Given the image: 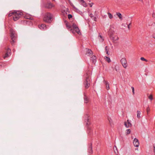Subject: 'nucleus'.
<instances>
[{"instance_id":"obj_3","label":"nucleus","mask_w":155,"mask_h":155,"mask_svg":"<svg viewBox=\"0 0 155 155\" xmlns=\"http://www.w3.org/2000/svg\"><path fill=\"white\" fill-rule=\"evenodd\" d=\"M22 13L19 11H14L11 12L9 14V16H12L14 21L18 20L22 15Z\"/></svg>"},{"instance_id":"obj_35","label":"nucleus","mask_w":155,"mask_h":155,"mask_svg":"<svg viewBox=\"0 0 155 155\" xmlns=\"http://www.w3.org/2000/svg\"><path fill=\"white\" fill-rule=\"evenodd\" d=\"M153 151L154 153V155H155V146L153 147Z\"/></svg>"},{"instance_id":"obj_41","label":"nucleus","mask_w":155,"mask_h":155,"mask_svg":"<svg viewBox=\"0 0 155 155\" xmlns=\"http://www.w3.org/2000/svg\"><path fill=\"white\" fill-rule=\"evenodd\" d=\"M87 124H88V123H87Z\"/></svg>"},{"instance_id":"obj_38","label":"nucleus","mask_w":155,"mask_h":155,"mask_svg":"<svg viewBox=\"0 0 155 155\" xmlns=\"http://www.w3.org/2000/svg\"><path fill=\"white\" fill-rule=\"evenodd\" d=\"M94 14H95V15H97V13H96V11H95V12H94Z\"/></svg>"},{"instance_id":"obj_7","label":"nucleus","mask_w":155,"mask_h":155,"mask_svg":"<svg viewBox=\"0 0 155 155\" xmlns=\"http://www.w3.org/2000/svg\"><path fill=\"white\" fill-rule=\"evenodd\" d=\"M11 52V51L10 49L9 48H7V49H6L5 51V55L4 56V58L5 59L6 58L8 57L10 54Z\"/></svg>"},{"instance_id":"obj_36","label":"nucleus","mask_w":155,"mask_h":155,"mask_svg":"<svg viewBox=\"0 0 155 155\" xmlns=\"http://www.w3.org/2000/svg\"><path fill=\"white\" fill-rule=\"evenodd\" d=\"M115 69L116 71H117L118 70L117 67H116L115 68Z\"/></svg>"},{"instance_id":"obj_2","label":"nucleus","mask_w":155,"mask_h":155,"mask_svg":"<svg viewBox=\"0 0 155 155\" xmlns=\"http://www.w3.org/2000/svg\"><path fill=\"white\" fill-rule=\"evenodd\" d=\"M66 25L68 29H70V31L73 33H74L76 32L79 35L81 34V32H80L78 28L74 23H72L71 25H70L68 23H66Z\"/></svg>"},{"instance_id":"obj_14","label":"nucleus","mask_w":155,"mask_h":155,"mask_svg":"<svg viewBox=\"0 0 155 155\" xmlns=\"http://www.w3.org/2000/svg\"><path fill=\"white\" fill-rule=\"evenodd\" d=\"M91 60L92 61L93 63H94L96 61V57L95 56H93L91 58Z\"/></svg>"},{"instance_id":"obj_13","label":"nucleus","mask_w":155,"mask_h":155,"mask_svg":"<svg viewBox=\"0 0 155 155\" xmlns=\"http://www.w3.org/2000/svg\"><path fill=\"white\" fill-rule=\"evenodd\" d=\"M86 54L88 56H90L92 54V52L91 50L86 49Z\"/></svg>"},{"instance_id":"obj_10","label":"nucleus","mask_w":155,"mask_h":155,"mask_svg":"<svg viewBox=\"0 0 155 155\" xmlns=\"http://www.w3.org/2000/svg\"><path fill=\"white\" fill-rule=\"evenodd\" d=\"M124 125L126 127H129L131 126V124L128 120L124 123Z\"/></svg>"},{"instance_id":"obj_40","label":"nucleus","mask_w":155,"mask_h":155,"mask_svg":"<svg viewBox=\"0 0 155 155\" xmlns=\"http://www.w3.org/2000/svg\"><path fill=\"white\" fill-rule=\"evenodd\" d=\"M135 150H137V151H138V149H135Z\"/></svg>"},{"instance_id":"obj_42","label":"nucleus","mask_w":155,"mask_h":155,"mask_svg":"<svg viewBox=\"0 0 155 155\" xmlns=\"http://www.w3.org/2000/svg\"><path fill=\"white\" fill-rule=\"evenodd\" d=\"M87 121H88V119H87Z\"/></svg>"},{"instance_id":"obj_20","label":"nucleus","mask_w":155,"mask_h":155,"mask_svg":"<svg viewBox=\"0 0 155 155\" xmlns=\"http://www.w3.org/2000/svg\"><path fill=\"white\" fill-rule=\"evenodd\" d=\"M137 118L138 119H140V115L141 114L140 112L139 111H137Z\"/></svg>"},{"instance_id":"obj_29","label":"nucleus","mask_w":155,"mask_h":155,"mask_svg":"<svg viewBox=\"0 0 155 155\" xmlns=\"http://www.w3.org/2000/svg\"><path fill=\"white\" fill-rule=\"evenodd\" d=\"M98 38H101V39L100 40V41H103V39L102 38V36L101 35H99L98 36Z\"/></svg>"},{"instance_id":"obj_37","label":"nucleus","mask_w":155,"mask_h":155,"mask_svg":"<svg viewBox=\"0 0 155 155\" xmlns=\"http://www.w3.org/2000/svg\"><path fill=\"white\" fill-rule=\"evenodd\" d=\"M153 37L155 39V34L153 35Z\"/></svg>"},{"instance_id":"obj_26","label":"nucleus","mask_w":155,"mask_h":155,"mask_svg":"<svg viewBox=\"0 0 155 155\" xmlns=\"http://www.w3.org/2000/svg\"><path fill=\"white\" fill-rule=\"evenodd\" d=\"M140 60H141V61H145L146 62H147L148 61V60H147V59H145L143 57H141L140 58Z\"/></svg>"},{"instance_id":"obj_33","label":"nucleus","mask_w":155,"mask_h":155,"mask_svg":"<svg viewBox=\"0 0 155 155\" xmlns=\"http://www.w3.org/2000/svg\"><path fill=\"white\" fill-rule=\"evenodd\" d=\"M150 109L149 108V107H148L147 109V114H148V113L150 111Z\"/></svg>"},{"instance_id":"obj_22","label":"nucleus","mask_w":155,"mask_h":155,"mask_svg":"<svg viewBox=\"0 0 155 155\" xmlns=\"http://www.w3.org/2000/svg\"><path fill=\"white\" fill-rule=\"evenodd\" d=\"M117 15L118 17L120 19L122 20V15L119 12L117 13Z\"/></svg>"},{"instance_id":"obj_25","label":"nucleus","mask_w":155,"mask_h":155,"mask_svg":"<svg viewBox=\"0 0 155 155\" xmlns=\"http://www.w3.org/2000/svg\"><path fill=\"white\" fill-rule=\"evenodd\" d=\"M107 14L108 15V17L110 19H111L113 18V16L109 12H108L107 13Z\"/></svg>"},{"instance_id":"obj_31","label":"nucleus","mask_w":155,"mask_h":155,"mask_svg":"<svg viewBox=\"0 0 155 155\" xmlns=\"http://www.w3.org/2000/svg\"><path fill=\"white\" fill-rule=\"evenodd\" d=\"M90 150L89 151V153H92V147H90Z\"/></svg>"},{"instance_id":"obj_24","label":"nucleus","mask_w":155,"mask_h":155,"mask_svg":"<svg viewBox=\"0 0 155 155\" xmlns=\"http://www.w3.org/2000/svg\"><path fill=\"white\" fill-rule=\"evenodd\" d=\"M105 51L106 53V54L108 55H109L110 54V53L108 52V49H107V46H106L105 47Z\"/></svg>"},{"instance_id":"obj_8","label":"nucleus","mask_w":155,"mask_h":155,"mask_svg":"<svg viewBox=\"0 0 155 155\" xmlns=\"http://www.w3.org/2000/svg\"><path fill=\"white\" fill-rule=\"evenodd\" d=\"M133 143L135 147H138L139 145L138 140L136 138H134L133 141Z\"/></svg>"},{"instance_id":"obj_28","label":"nucleus","mask_w":155,"mask_h":155,"mask_svg":"<svg viewBox=\"0 0 155 155\" xmlns=\"http://www.w3.org/2000/svg\"><path fill=\"white\" fill-rule=\"evenodd\" d=\"M131 88H132V91L133 94L134 95L135 94L134 89V87H131Z\"/></svg>"},{"instance_id":"obj_5","label":"nucleus","mask_w":155,"mask_h":155,"mask_svg":"<svg viewBox=\"0 0 155 155\" xmlns=\"http://www.w3.org/2000/svg\"><path fill=\"white\" fill-rule=\"evenodd\" d=\"M86 80L84 82V85L85 87L86 88H87L89 87L90 85V81L89 78V75L88 74H87L85 76Z\"/></svg>"},{"instance_id":"obj_39","label":"nucleus","mask_w":155,"mask_h":155,"mask_svg":"<svg viewBox=\"0 0 155 155\" xmlns=\"http://www.w3.org/2000/svg\"><path fill=\"white\" fill-rule=\"evenodd\" d=\"M90 7H91L92 6V5L91 4H90Z\"/></svg>"},{"instance_id":"obj_1","label":"nucleus","mask_w":155,"mask_h":155,"mask_svg":"<svg viewBox=\"0 0 155 155\" xmlns=\"http://www.w3.org/2000/svg\"><path fill=\"white\" fill-rule=\"evenodd\" d=\"M108 34L113 42L114 43H116L117 41L119 39V38L116 35L113 27H111L108 32Z\"/></svg>"},{"instance_id":"obj_4","label":"nucleus","mask_w":155,"mask_h":155,"mask_svg":"<svg viewBox=\"0 0 155 155\" xmlns=\"http://www.w3.org/2000/svg\"><path fill=\"white\" fill-rule=\"evenodd\" d=\"M52 15L50 13H47L44 16L43 20L46 22L50 23L52 21Z\"/></svg>"},{"instance_id":"obj_27","label":"nucleus","mask_w":155,"mask_h":155,"mask_svg":"<svg viewBox=\"0 0 155 155\" xmlns=\"http://www.w3.org/2000/svg\"><path fill=\"white\" fill-rule=\"evenodd\" d=\"M148 98L151 101H152L153 99V97L152 94H150V95L148 96Z\"/></svg>"},{"instance_id":"obj_12","label":"nucleus","mask_w":155,"mask_h":155,"mask_svg":"<svg viewBox=\"0 0 155 155\" xmlns=\"http://www.w3.org/2000/svg\"><path fill=\"white\" fill-rule=\"evenodd\" d=\"M46 7L47 8H50L54 7V5L50 3H48L46 4Z\"/></svg>"},{"instance_id":"obj_34","label":"nucleus","mask_w":155,"mask_h":155,"mask_svg":"<svg viewBox=\"0 0 155 155\" xmlns=\"http://www.w3.org/2000/svg\"><path fill=\"white\" fill-rule=\"evenodd\" d=\"M131 25V23H130L129 24V25H128V26H127V27H128V28L129 29H130V25Z\"/></svg>"},{"instance_id":"obj_11","label":"nucleus","mask_w":155,"mask_h":155,"mask_svg":"<svg viewBox=\"0 0 155 155\" xmlns=\"http://www.w3.org/2000/svg\"><path fill=\"white\" fill-rule=\"evenodd\" d=\"M108 120L109 122L110 125L111 127H113L114 125V123L113 120L110 118H108Z\"/></svg>"},{"instance_id":"obj_30","label":"nucleus","mask_w":155,"mask_h":155,"mask_svg":"<svg viewBox=\"0 0 155 155\" xmlns=\"http://www.w3.org/2000/svg\"><path fill=\"white\" fill-rule=\"evenodd\" d=\"M69 3H70V5L72 6L74 8H75V6L73 4V3H72L70 1H69Z\"/></svg>"},{"instance_id":"obj_18","label":"nucleus","mask_w":155,"mask_h":155,"mask_svg":"<svg viewBox=\"0 0 155 155\" xmlns=\"http://www.w3.org/2000/svg\"><path fill=\"white\" fill-rule=\"evenodd\" d=\"M90 16L95 21H96V17H94V16H93V15L91 13L90 15Z\"/></svg>"},{"instance_id":"obj_23","label":"nucleus","mask_w":155,"mask_h":155,"mask_svg":"<svg viewBox=\"0 0 155 155\" xmlns=\"http://www.w3.org/2000/svg\"><path fill=\"white\" fill-rule=\"evenodd\" d=\"M127 135L130 134L131 132V130L130 129H127L126 130Z\"/></svg>"},{"instance_id":"obj_21","label":"nucleus","mask_w":155,"mask_h":155,"mask_svg":"<svg viewBox=\"0 0 155 155\" xmlns=\"http://www.w3.org/2000/svg\"><path fill=\"white\" fill-rule=\"evenodd\" d=\"M84 103H87L88 102V99L87 97L85 96L84 97Z\"/></svg>"},{"instance_id":"obj_6","label":"nucleus","mask_w":155,"mask_h":155,"mask_svg":"<svg viewBox=\"0 0 155 155\" xmlns=\"http://www.w3.org/2000/svg\"><path fill=\"white\" fill-rule=\"evenodd\" d=\"M120 62L123 67L125 68H126L128 66L127 61L126 59L124 58H122L120 60Z\"/></svg>"},{"instance_id":"obj_15","label":"nucleus","mask_w":155,"mask_h":155,"mask_svg":"<svg viewBox=\"0 0 155 155\" xmlns=\"http://www.w3.org/2000/svg\"><path fill=\"white\" fill-rule=\"evenodd\" d=\"M104 83L106 86V88L107 90H108L110 89V87L109 84L108 82L107 81H104Z\"/></svg>"},{"instance_id":"obj_17","label":"nucleus","mask_w":155,"mask_h":155,"mask_svg":"<svg viewBox=\"0 0 155 155\" xmlns=\"http://www.w3.org/2000/svg\"><path fill=\"white\" fill-rule=\"evenodd\" d=\"M82 5L84 7H86L87 6V4L84 0H81V1L80 2Z\"/></svg>"},{"instance_id":"obj_19","label":"nucleus","mask_w":155,"mask_h":155,"mask_svg":"<svg viewBox=\"0 0 155 155\" xmlns=\"http://www.w3.org/2000/svg\"><path fill=\"white\" fill-rule=\"evenodd\" d=\"M104 59H105V60L106 61L108 62V63L110 62L111 61V60H110V58L108 57H107V56H105L104 57Z\"/></svg>"},{"instance_id":"obj_16","label":"nucleus","mask_w":155,"mask_h":155,"mask_svg":"<svg viewBox=\"0 0 155 155\" xmlns=\"http://www.w3.org/2000/svg\"><path fill=\"white\" fill-rule=\"evenodd\" d=\"M39 28L41 29H47L46 25L45 24H42L39 26Z\"/></svg>"},{"instance_id":"obj_32","label":"nucleus","mask_w":155,"mask_h":155,"mask_svg":"<svg viewBox=\"0 0 155 155\" xmlns=\"http://www.w3.org/2000/svg\"><path fill=\"white\" fill-rule=\"evenodd\" d=\"M68 18H69V19H70L72 17V16L71 15L69 14L68 15Z\"/></svg>"},{"instance_id":"obj_9","label":"nucleus","mask_w":155,"mask_h":155,"mask_svg":"<svg viewBox=\"0 0 155 155\" xmlns=\"http://www.w3.org/2000/svg\"><path fill=\"white\" fill-rule=\"evenodd\" d=\"M11 37L12 41L11 43L13 44L14 42V41L15 39V33L14 31H11Z\"/></svg>"}]
</instances>
